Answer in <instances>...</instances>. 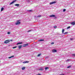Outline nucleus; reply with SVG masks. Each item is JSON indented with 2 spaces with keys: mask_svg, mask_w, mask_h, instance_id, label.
<instances>
[{
  "mask_svg": "<svg viewBox=\"0 0 75 75\" xmlns=\"http://www.w3.org/2000/svg\"><path fill=\"white\" fill-rule=\"evenodd\" d=\"M70 24L71 25H75V22H71V23Z\"/></svg>",
  "mask_w": 75,
  "mask_h": 75,
  "instance_id": "obj_7",
  "label": "nucleus"
},
{
  "mask_svg": "<svg viewBox=\"0 0 75 75\" xmlns=\"http://www.w3.org/2000/svg\"><path fill=\"white\" fill-rule=\"evenodd\" d=\"M71 66H69L67 67V68H71Z\"/></svg>",
  "mask_w": 75,
  "mask_h": 75,
  "instance_id": "obj_20",
  "label": "nucleus"
},
{
  "mask_svg": "<svg viewBox=\"0 0 75 75\" xmlns=\"http://www.w3.org/2000/svg\"><path fill=\"white\" fill-rule=\"evenodd\" d=\"M41 54H39L38 55V57H40V56H41Z\"/></svg>",
  "mask_w": 75,
  "mask_h": 75,
  "instance_id": "obj_24",
  "label": "nucleus"
},
{
  "mask_svg": "<svg viewBox=\"0 0 75 75\" xmlns=\"http://www.w3.org/2000/svg\"><path fill=\"white\" fill-rule=\"evenodd\" d=\"M15 6H17V7H18L19 6V4H15Z\"/></svg>",
  "mask_w": 75,
  "mask_h": 75,
  "instance_id": "obj_16",
  "label": "nucleus"
},
{
  "mask_svg": "<svg viewBox=\"0 0 75 75\" xmlns=\"http://www.w3.org/2000/svg\"><path fill=\"white\" fill-rule=\"evenodd\" d=\"M55 3H56V2H52L50 3V5H51V4H55Z\"/></svg>",
  "mask_w": 75,
  "mask_h": 75,
  "instance_id": "obj_5",
  "label": "nucleus"
},
{
  "mask_svg": "<svg viewBox=\"0 0 75 75\" xmlns=\"http://www.w3.org/2000/svg\"><path fill=\"white\" fill-rule=\"evenodd\" d=\"M73 40V38H70V40Z\"/></svg>",
  "mask_w": 75,
  "mask_h": 75,
  "instance_id": "obj_33",
  "label": "nucleus"
},
{
  "mask_svg": "<svg viewBox=\"0 0 75 75\" xmlns=\"http://www.w3.org/2000/svg\"><path fill=\"white\" fill-rule=\"evenodd\" d=\"M39 70H40V71H43L44 70V68L41 67L39 69Z\"/></svg>",
  "mask_w": 75,
  "mask_h": 75,
  "instance_id": "obj_6",
  "label": "nucleus"
},
{
  "mask_svg": "<svg viewBox=\"0 0 75 75\" xmlns=\"http://www.w3.org/2000/svg\"><path fill=\"white\" fill-rule=\"evenodd\" d=\"M32 31V30H28V32H30V31Z\"/></svg>",
  "mask_w": 75,
  "mask_h": 75,
  "instance_id": "obj_30",
  "label": "nucleus"
},
{
  "mask_svg": "<svg viewBox=\"0 0 75 75\" xmlns=\"http://www.w3.org/2000/svg\"><path fill=\"white\" fill-rule=\"evenodd\" d=\"M72 56H73V57H75V54H72Z\"/></svg>",
  "mask_w": 75,
  "mask_h": 75,
  "instance_id": "obj_22",
  "label": "nucleus"
},
{
  "mask_svg": "<svg viewBox=\"0 0 75 75\" xmlns=\"http://www.w3.org/2000/svg\"><path fill=\"white\" fill-rule=\"evenodd\" d=\"M7 33L8 34H10V33L9 32H8Z\"/></svg>",
  "mask_w": 75,
  "mask_h": 75,
  "instance_id": "obj_32",
  "label": "nucleus"
},
{
  "mask_svg": "<svg viewBox=\"0 0 75 75\" xmlns=\"http://www.w3.org/2000/svg\"><path fill=\"white\" fill-rule=\"evenodd\" d=\"M50 17H54L55 18H57V17L55 16V15H52L50 16Z\"/></svg>",
  "mask_w": 75,
  "mask_h": 75,
  "instance_id": "obj_4",
  "label": "nucleus"
},
{
  "mask_svg": "<svg viewBox=\"0 0 75 75\" xmlns=\"http://www.w3.org/2000/svg\"><path fill=\"white\" fill-rule=\"evenodd\" d=\"M29 46V44H24L23 45V47H27V46Z\"/></svg>",
  "mask_w": 75,
  "mask_h": 75,
  "instance_id": "obj_2",
  "label": "nucleus"
},
{
  "mask_svg": "<svg viewBox=\"0 0 75 75\" xmlns=\"http://www.w3.org/2000/svg\"><path fill=\"white\" fill-rule=\"evenodd\" d=\"M17 46H15V47H13L12 48L13 49L16 48H17Z\"/></svg>",
  "mask_w": 75,
  "mask_h": 75,
  "instance_id": "obj_25",
  "label": "nucleus"
},
{
  "mask_svg": "<svg viewBox=\"0 0 75 75\" xmlns=\"http://www.w3.org/2000/svg\"><path fill=\"white\" fill-rule=\"evenodd\" d=\"M21 23L19 21H18L17 22L15 23L16 25H17L18 24H20Z\"/></svg>",
  "mask_w": 75,
  "mask_h": 75,
  "instance_id": "obj_3",
  "label": "nucleus"
},
{
  "mask_svg": "<svg viewBox=\"0 0 75 75\" xmlns=\"http://www.w3.org/2000/svg\"><path fill=\"white\" fill-rule=\"evenodd\" d=\"M68 33L67 32H65V33H64V34H67Z\"/></svg>",
  "mask_w": 75,
  "mask_h": 75,
  "instance_id": "obj_23",
  "label": "nucleus"
},
{
  "mask_svg": "<svg viewBox=\"0 0 75 75\" xmlns=\"http://www.w3.org/2000/svg\"><path fill=\"white\" fill-rule=\"evenodd\" d=\"M29 61H25L23 62V64H25L26 63H28Z\"/></svg>",
  "mask_w": 75,
  "mask_h": 75,
  "instance_id": "obj_9",
  "label": "nucleus"
},
{
  "mask_svg": "<svg viewBox=\"0 0 75 75\" xmlns=\"http://www.w3.org/2000/svg\"><path fill=\"white\" fill-rule=\"evenodd\" d=\"M66 11V9H64L63 10V12H65V11Z\"/></svg>",
  "mask_w": 75,
  "mask_h": 75,
  "instance_id": "obj_26",
  "label": "nucleus"
},
{
  "mask_svg": "<svg viewBox=\"0 0 75 75\" xmlns=\"http://www.w3.org/2000/svg\"><path fill=\"white\" fill-rule=\"evenodd\" d=\"M22 70H24L25 69V67H23L22 68Z\"/></svg>",
  "mask_w": 75,
  "mask_h": 75,
  "instance_id": "obj_21",
  "label": "nucleus"
},
{
  "mask_svg": "<svg viewBox=\"0 0 75 75\" xmlns=\"http://www.w3.org/2000/svg\"><path fill=\"white\" fill-rule=\"evenodd\" d=\"M67 61H69V59H68L67 60Z\"/></svg>",
  "mask_w": 75,
  "mask_h": 75,
  "instance_id": "obj_36",
  "label": "nucleus"
},
{
  "mask_svg": "<svg viewBox=\"0 0 75 75\" xmlns=\"http://www.w3.org/2000/svg\"><path fill=\"white\" fill-rule=\"evenodd\" d=\"M69 28H70V26H69L67 28V29H69Z\"/></svg>",
  "mask_w": 75,
  "mask_h": 75,
  "instance_id": "obj_29",
  "label": "nucleus"
},
{
  "mask_svg": "<svg viewBox=\"0 0 75 75\" xmlns=\"http://www.w3.org/2000/svg\"><path fill=\"white\" fill-rule=\"evenodd\" d=\"M28 11H29V12H31V11H32V10H30Z\"/></svg>",
  "mask_w": 75,
  "mask_h": 75,
  "instance_id": "obj_27",
  "label": "nucleus"
},
{
  "mask_svg": "<svg viewBox=\"0 0 75 75\" xmlns=\"http://www.w3.org/2000/svg\"><path fill=\"white\" fill-rule=\"evenodd\" d=\"M41 17V16L40 15H38V16L37 17H38L39 18H40V17Z\"/></svg>",
  "mask_w": 75,
  "mask_h": 75,
  "instance_id": "obj_19",
  "label": "nucleus"
},
{
  "mask_svg": "<svg viewBox=\"0 0 75 75\" xmlns=\"http://www.w3.org/2000/svg\"><path fill=\"white\" fill-rule=\"evenodd\" d=\"M11 41H12V40H11Z\"/></svg>",
  "mask_w": 75,
  "mask_h": 75,
  "instance_id": "obj_38",
  "label": "nucleus"
},
{
  "mask_svg": "<svg viewBox=\"0 0 75 75\" xmlns=\"http://www.w3.org/2000/svg\"><path fill=\"white\" fill-rule=\"evenodd\" d=\"M23 44V42H19L17 43V45H18L19 44Z\"/></svg>",
  "mask_w": 75,
  "mask_h": 75,
  "instance_id": "obj_11",
  "label": "nucleus"
},
{
  "mask_svg": "<svg viewBox=\"0 0 75 75\" xmlns=\"http://www.w3.org/2000/svg\"><path fill=\"white\" fill-rule=\"evenodd\" d=\"M48 58V57H46V58Z\"/></svg>",
  "mask_w": 75,
  "mask_h": 75,
  "instance_id": "obj_37",
  "label": "nucleus"
},
{
  "mask_svg": "<svg viewBox=\"0 0 75 75\" xmlns=\"http://www.w3.org/2000/svg\"><path fill=\"white\" fill-rule=\"evenodd\" d=\"M8 42H10V40H6L4 42V44H7Z\"/></svg>",
  "mask_w": 75,
  "mask_h": 75,
  "instance_id": "obj_1",
  "label": "nucleus"
},
{
  "mask_svg": "<svg viewBox=\"0 0 75 75\" xmlns=\"http://www.w3.org/2000/svg\"><path fill=\"white\" fill-rule=\"evenodd\" d=\"M54 28H57V26H54Z\"/></svg>",
  "mask_w": 75,
  "mask_h": 75,
  "instance_id": "obj_31",
  "label": "nucleus"
},
{
  "mask_svg": "<svg viewBox=\"0 0 75 75\" xmlns=\"http://www.w3.org/2000/svg\"><path fill=\"white\" fill-rule=\"evenodd\" d=\"M48 68H49V67H45V70H47V69H48Z\"/></svg>",
  "mask_w": 75,
  "mask_h": 75,
  "instance_id": "obj_18",
  "label": "nucleus"
},
{
  "mask_svg": "<svg viewBox=\"0 0 75 75\" xmlns=\"http://www.w3.org/2000/svg\"><path fill=\"white\" fill-rule=\"evenodd\" d=\"M4 10V8L3 7H2L1 9V11H2Z\"/></svg>",
  "mask_w": 75,
  "mask_h": 75,
  "instance_id": "obj_17",
  "label": "nucleus"
},
{
  "mask_svg": "<svg viewBox=\"0 0 75 75\" xmlns=\"http://www.w3.org/2000/svg\"><path fill=\"white\" fill-rule=\"evenodd\" d=\"M44 41V40L41 39L40 40H38V42H40V41Z\"/></svg>",
  "mask_w": 75,
  "mask_h": 75,
  "instance_id": "obj_13",
  "label": "nucleus"
},
{
  "mask_svg": "<svg viewBox=\"0 0 75 75\" xmlns=\"http://www.w3.org/2000/svg\"><path fill=\"white\" fill-rule=\"evenodd\" d=\"M52 44H54V42H52L51 43V45H52Z\"/></svg>",
  "mask_w": 75,
  "mask_h": 75,
  "instance_id": "obj_28",
  "label": "nucleus"
},
{
  "mask_svg": "<svg viewBox=\"0 0 75 75\" xmlns=\"http://www.w3.org/2000/svg\"><path fill=\"white\" fill-rule=\"evenodd\" d=\"M59 75H64V74H61Z\"/></svg>",
  "mask_w": 75,
  "mask_h": 75,
  "instance_id": "obj_35",
  "label": "nucleus"
},
{
  "mask_svg": "<svg viewBox=\"0 0 75 75\" xmlns=\"http://www.w3.org/2000/svg\"><path fill=\"white\" fill-rule=\"evenodd\" d=\"M17 0H14L10 4V5L11 4H13V3H14L15 2H16V1H17Z\"/></svg>",
  "mask_w": 75,
  "mask_h": 75,
  "instance_id": "obj_8",
  "label": "nucleus"
},
{
  "mask_svg": "<svg viewBox=\"0 0 75 75\" xmlns=\"http://www.w3.org/2000/svg\"><path fill=\"white\" fill-rule=\"evenodd\" d=\"M64 31H65V30H64V29H62V32L63 34H64Z\"/></svg>",
  "mask_w": 75,
  "mask_h": 75,
  "instance_id": "obj_12",
  "label": "nucleus"
},
{
  "mask_svg": "<svg viewBox=\"0 0 75 75\" xmlns=\"http://www.w3.org/2000/svg\"><path fill=\"white\" fill-rule=\"evenodd\" d=\"M13 57H14V56H12L10 57H8V58H9V59L11 58H13Z\"/></svg>",
  "mask_w": 75,
  "mask_h": 75,
  "instance_id": "obj_15",
  "label": "nucleus"
},
{
  "mask_svg": "<svg viewBox=\"0 0 75 75\" xmlns=\"http://www.w3.org/2000/svg\"><path fill=\"white\" fill-rule=\"evenodd\" d=\"M57 51V50H52V52H56Z\"/></svg>",
  "mask_w": 75,
  "mask_h": 75,
  "instance_id": "obj_10",
  "label": "nucleus"
},
{
  "mask_svg": "<svg viewBox=\"0 0 75 75\" xmlns=\"http://www.w3.org/2000/svg\"><path fill=\"white\" fill-rule=\"evenodd\" d=\"M37 75H41V74H37Z\"/></svg>",
  "mask_w": 75,
  "mask_h": 75,
  "instance_id": "obj_34",
  "label": "nucleus"
},
{
  "mask_svg": "<svg viewBox=\"0 0 75 75\" xmlns=\"http://www.w3.org/2000/svg\"><path fill=\"white\" fill-rule=\"evenodd\" d=\"M18 48H22V46L21 45L18 46Z\"/></svg>",
  "mask_w": 75,
  "mask_h": 75,
  "instance_id": "obj_14",
  "label": "nucleus"
}]
</instances>
